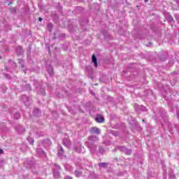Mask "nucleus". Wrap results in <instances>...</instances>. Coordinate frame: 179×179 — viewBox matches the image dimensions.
Here are the masks:
<instances>
[{"instance_id":"1","label":"nucleus","mask_w":179,"mask_h":179,"mask_svg":"<svg viewBox=\"0 0 179 179\" xmlns=\"http://www.w3.org/2000/svg\"><path fill=\"white\" fill-rule=\"evenodd\" d=\"M90 132L91 134H96L97 135L100 134V129L97 127H92L90 130Z\"/></svg>"},{"instance_id":"2","label":"nucleus","mask_w":179,"mask_h":179,"mask_svg":"<svg viewBox=\"0 0 179 179\" xmlns=\"http://www.w3.org/2000/svg\"><path fill=\"white\" fill-rule=\"evenodd\" d=\"M95 121L99 123L104 122V117L100 115H98L95 117Z\"/></svg>"},{"instance_id":"3","label":"nucleus","mask_w":179,"mask_h":179,"mask_svg":"<svg viewBox=\"0 0 179 179\" xmlns=\"http://www.w3.org/2000/svg\"><path fill=\"white\" fill-rule=\"evenodd\" d=\"M92 63L94 64V66L95 68H97L99 64H97V58L96 57V55H92Z\"/></svg>"},{"instance_id":"4","label":"nucleus","mask_w":179,"mask_h":179,"mask_svg":"<svg viewBox=\"0 0 179 179\" xmlns=\"http://www.w3.org/2000/svg\"><path fill=\"white\" fill-rule=\"evenodd\" d=\"M99 166V167H107L108 164L107 163H100Z\"/></svg>"},{"instance_id":"5","label":"nucleus","mask_w":179,"mask_h":179,"mask_svg":"<svg viewBox=\"0 0 179 179\" xmlns=\"http://www.w3.org/2000/svg\"><path fill=\"white\" fill-rule=\"evenodd\" d=\"M80 172H79V171H75V176H76V177H80Z\"/></svg>"},{"instance_id":"6","label":"nucleus","mask_w":179,"mask_h":179,"mask_svg":"<svg viewBox=\"0 0 179 179\" xmlns=\"http://www.w3.org/2000/svg\"><path fill=\"white\" fill-rule=\"evenodd\" d=\"M3 150L0 148V155H3Z\"/></svg>"},{"instance_id":"7","label":"nucleus","mask_w":179,"mask_h":179,"mask_svg":"<svg viewBox=\"0 0 179 179\" xmlns=\"http://www.w3.org/2000/svg\"><path fill=\"white\" fill-rule=\"evenodd\" d=\"M38 20H39V22H41V20H43V18L39 17V18H38Z\"/></svg>"},{"instance_id":"8","label":"nucleus","mask_w":179,"mask_h":179,"mask_svg":"<svg viewBox=\"0 0 179 179\" xmlns=\"http://www.w3.org/2000/svg\"><path fill=\"white\" fill-rule=\"evenodd\" d=\"M131 153H132V151L129 150V154L131 155Z\"/></svg>"},{"instance_id":"9","label":"nucleus","mask_w":179,"mask_h":179,"mask_svg":"<svg viewBox=\"0 0 179 179\" xmlns=\"http://www.w3.org/2000/svg\"><path fill=\"white\" fill-rule=\"evenodd\" d=\"M62 152H64V148H61Z\"/></svg>"},{"instance_id":"10","label":"nucleus","mask_w":179,"mask_h":179,"mask_svg":"<svg viewBox=\"0 0 179 179\" xmlns=\"http://www.w3.org/2000/svg\"><path fill=\"white\" fill-rule=\"evenodd\" d=\"M49 26H50V27H52V25L50 24Z\"/></svg>"},{"instance_id":"11","label":"nucleus","mask_w":179,"mask_h":179,"mask_svg":"<svg viewBox=\"0 0 179 179\" xmlns=\"http://www.w3.org/2000/svg\"><path fill=\"white\" fill-rule=\"evenodd\" d=\"M145 2H148V0H145Z\"/></svg>"},{"instance_id":"12","label":"nucleus","mask_w":179,"mask_h":179,"mask_svg":"<svg viewBox=\"0 0 179 179\" xmlns=\"http://www.w3.org/2000/svg\"><path fill=\"white\" fill-rule=\"evenodd\" d=\"M68 179H72V178H68Z\"/></svg>"},{"instance_id":"13","label":"nucleus","mask_w":179,"mask_h":179,"mask_svg":"<svg viewBox=\"0 0 179 179\" xmlns=\"http://www.w3.org/2000/svg\"><path fill=\"white\" fill-rule=\"evenodd\" d=\"M19 48L20 49V48H22L21 47H19Z\"/></svg>"},{"instance_id":"14","label":"nucleus","mask_w":179,"mask_h":179,"mask_svg":"<svg viewBox=\"0 0 179 179\" xmlns=\"http://www.w3.org/2000/svg\"><path fill=\"white\" fill-rule=\"evenodd\" d=\"M0 59H1V57H0Z\"/></svg>"}]
</instances>
